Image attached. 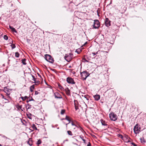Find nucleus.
<instances>
[{
    "mask_svg": "<svg viewBox=\"0 0 146 146\" xmlns=\"http://www.w3.org/2000/svg\"><path fill=\"white\" fill-rule=\"evenodd\" d=\"M80 74L82 79L83 80H86L87 78L90 75L89 73L86 71L81 72Z\"/></svg>",
    "mask_w": 146,
    "mask_h": 146,
    "instance_id": "obj_1",
    "label": "nucleus"
},
{
    "mask_svg": "<svg viewBox=\"0 0 146 146\" xmlns=\"http://www.w3.org/2000/svg\"><path fill=\"white\" fill-rule=\"evenodd\" d=\"M45 58L47 61L51 63H53L54 62L53 58L50 55L46 54L45 55Z\"/></svg>",
    "mask_w": 146,
    "mask_h": 146,
    "instance_id": "obj_2",
    "label": "nucleus"
},
{
    "mask_svg": "<svg viewBox=\"0 0 146 146\" xmlns=\"http://www.w3.org/2000/svg\"><path fill=\"white\" fill-rule=\"evenodd\" d=\"M141 129L140 125L138 124H136L134 128V133L136 134L139 133Z\"/></svg>",
    "mask_w": 146,
    "mask_h": 146,
    "instance_id": "obj_3",
    "label": "nucleus"
},
{
    "mask_svg": "<svg viewBox=\"0 0 146 146\" xmlns=\"http://www.w3.org/2000/svg\"><path fill=\"white\" fill-rule=\"evenodd\" d=\"M111 120L113 121H115L117 119V115L114 113L111 112L109 114Z\"/></svg>",
    "mask_w": 146,
    "mask_h": 146,
    "instance_id": "obj_4",
    "label": "nucleus"
},
{
    "mask_svg": "<svg viewBox=\"0 0 146 146\" xmlns=\"http://www.w3.org/2000/svg\"><path fill=\"white\" fill-rule=\"evenodd\" d=\"M72 56L73 54L71 53L66 54L64 56V58L68 62H70L72 59Z\"/></svg>",
    "mask_w": 146,
    "mask_h": 146,
    "instance_id": "obj_5",
    "label": "nucleus"
},
{
    "mask_svg": "<svg viewBox=\"0 0 146 146\" xmlns=\"http://www.w3.org/2000/svg\"><path fill=\"white\" fill-rule=\"evenodd\" d=\"M93 26V28L95 29L98 28L100 26V23L99 21L98 20H95Z\"/></svg>",
    "mask_w": 146,
    "mask_h": 146,
    "instance_id": "obj_6",
    "label": "nucleus"
},
{
    "mask_svg": "<svg viewBox=\"0 0 146 146\" xmlns=\"http://www.w3.org/2000/svg\"><path fill=\"white\" fill-rule=\"evenodd\" d=\"M66 80L67 82L69 84H75V82L74 81L73 79L71 77H67L66 78Z\"/></svg>",
    "mask_w": 146,
    "mask_h": 146,
    "instance_id": "obj_7",
    "label": "nucleus"
},
{
    "mask_svg": "<svg viewBox=\"0 0 146 146\" xmlns=\"http://www.w3.org/2000/svg\"><path fill=\"white\" fill-rule=\"evenodd\" d=\"M3 91L9 96L10 94V92L11 90L8 88L7 87H5L4 88Z\"/></svg>",
    "mask_w": 146,
    "mask_h": 146,
    "instance_id": "obj_8",
    "label": "nucleus"
},
{
    "mask_svg": "<svg viewBox=\"0 0 146 146\" xmlns=\"http://www.w3.org/2000/svg\"><path fill=\"white\" fill-rule=\"evenodd\" d=\"M100 121L102 125H103L104 126H105V128H107L108 127V124H107V122H106L104 120L102 119H101Z\"/></svg>",
    "mask_w": 146,
    "mask_h": 146,
    "instance_id": "obj_9",
    "label": "nucleus"
},
{
    "mask_svg": "<svg viewBox=\"0 0 146 146\" xmlns=\"http://www.w3.org/2000/svg\"><path fill=\"white\" fill-rule=\"evenodd\" d=\"M105 24L106 26L108 27L111 25L110 21L109 20L108 18H106L105 20Z\"/></svg>",
    "mask_w": 146,
    "mask_h": 146,
    "instance_id": "obj_10",
    "label": "nucleus"
},
{
    "mask_svg": "<svg viewBox=\"0 0 146 146\" xmlns=\"http://www.w3.org/2000/svg\"><path fill=\"white\" fill-rule=\"evenodd\" d=\"M54 96L55 98L57 99H61L62 97L61 95L58 92H55L54 93Z\"/></svg>",
    "mask_w": 146,
    "mask_h": 146,
    "instance_id": "obj_11",
    "label": "nucleus"
},
{
    "mask_svg": "<svg viewBox=\"0 0 146 146\" xmlns=\"http://www.w3.org/2000/svg\"><path fill=\"white\" fill-rule=\"evenodd\" d=\"M66 94L68 96H70V90L68 89V88H67L65 90Z\"/></svg>",
    "mask_w": 146,
    "mask_h": 146,
    "instance_id": "obj_12",
    "label": "nucleus"
},
{
    "mask_svg": "<svg viewBox=\"0 0 146 146\" xmlns=\"http://www.w3.org/2000/svg\"><path fill=\"white\" fill-rule=\"evenodd\" d=\"M95 100L96 101L98 100L100 98V96L98 94H96L94 96Z\"/></svg>",
    "mask_w": 146,
    "mask_h": 146,
    "instance_id": "obj_13",
    "label": "nucleus"
},
{
    "mask_svg": "<svg viewBox=\"0 0 146 146\" xmlns=\"http://www.w3.org/2000/svg\"><path fill=\"white\" fill-rule=\"evenodd\" d=\"M28 118L29 119H31L32 118V115L31 113H29V112L27 113L26 114Z\"/></svg>",
    "mask_w": 146,
    "mask_h": 146,
    "instance_id": "obj_14",
    "label": "nucleus"
},
{
    "mask_svg": "<svg viewBox=\"0 0 146 146\" xmlns=\"http://www.w3.org/2000/svg\"><path fill=\"white\" fill-rule=\"evenodd\" d=\"M27 143L30 145L31 146L33 145V141L31 138L29 139V140L27 142Z\"/></svg>",
    "mask_w": 146,
    "mask_h": 146,
    "instance_id": "obj_15",
    "label": "nucleus"
},
{
    "mask_svg": "<svg viewBox=\"0 0 146 146\" xmlns=\"http://www.w3.org/2000/svg\"><path fill=\"white\" fill-rule=\"evenodd\" d=\"M9 27L11 29L13 32H14L15 33H17V31L16 29L13 27H12L10 25L9 26Z\"/></svg>",
    "mask_w": 146,
    "mask_h": 146,
    "instance_id": "obj_16",
    "label": "nucleus"
},
{
    "mask_svg": "<svg viewBox=\"0 0 146 146\" xmlns=\"http://www.w3.org/2000/svg\"><path fill=\"white\" fill-rule=\"evenodd\" d=\"M30 75L32 76V77L33 78L32 80L34 81V83H37V82L36 81V78H35V76L32 74H31Z\"/></svg>",
    "mask_w": 146,
    "mask_h": 146,
    "instance_id": "obj_17",
    "label": "nucleus"
},
{
    "mask_svg": "<svg viewBox=\"0 0 146 146\" xmlns=\"http://www.w3.org/2000/svg\"><path fill=\"white\" fill-rule=\"evenodd\" d=\"M22 105H18L17 106V108L19 110L21 109L22 111H23V109L24 110V108L23 109L22 108Z\"/></svg>",
    "mask_w": 146,
    "mask_h": 146,
    "instance_id": "obj_18",
    "label": "nucleus"
},
{
    "mask_svg": "<svg viewBox=\"0 0 146 146\" xmlns=\"http://www.w3.org/2000/svg\"><path fill=\"white\" fill-rule=\"evenodd\" d=\"M26 109L27 110L31 108V106L29 104H28L26 105Z\"/></svg>",
    "mask_w": 146,
    "mask_h": 146,
    "instance_id": "obj_19",
    "label": "nucleus"
},
{
    "mask_svg": "<svg viewBox=\"0 0 146 146\" xmlns=\"http://www.w3.org/2000/svg\"><path fill=\"white\" fill-rule=\"evenodd\" d=\"M140 140L141 141V143H145L146 141L144 139V138L143 137H142L140 138Z\"/></svg>",
    "mask_w": 146,
    "mask_h": 146,
    "instance_id": "obj_20",
    "label": "nucleus"
},
{
    "mask_svg": "<svg viewBox=\"0 0 146 146\" xmlns=\"http://www.w3.org/2000/svg\"><path fill=\"white\" fill-rule=\"evenodd\" d=\"M35 88V85H33L31 86L30 87V90L31 92H33V90Z\"/></svg>",
    "mask_w": 146,
    "mask_h": 146,
    "instance_id": "obj_21",
    "label": "nucleus"
},
{
    "mask_svg": "<svg viewBox=\"0 0 146 146\" xmlns=\"http://www.w3.org/2000/svg\"><path fill=\"white\" fill-rule=\"evenodd\" d=\"M65 119L68 120V121H69V122L68 123H69L70 122L71 120L70 119V118L68 116H67V115L66 116Z\"/></svg>",
    "mask_w": 146,
    "mask_h": 146,
    "instance_id": "obj_22",
    "label": "nucleus"
},
{
    "mask_svg": "<svg viewBox=\"0 0 146 146\" xmlns=\"http://www.w3.org/2000/svg\"><path fill=\"white\" fill-rule=\"evenodd\" d=\"M26 59H24L22 60V62L23 64L24 65H26L27 63H26Z\"/></svg>",
    "mask_w": 146,
    "mask_h": 146,
    "instance_id": "obj_23",
    "label": "nucleus"
},
{
    "mask_svg": "<svg viewBox=\"0 0 146 146\" xmlns=\"http://www.w3.org/2000/svg\"><path fill=\"white\" fill-rule=\"evenodd\" d=\"M81 51L82 50L80 48H78L76 50V52H77L78 54H79L80 53Z\"/></svg>",
    "mask_w": 146,
    "mask_h": 146,
    "instance_id": "obj_24",
    "label": "nucleus"
},
{
    "mask_svg": "<svg viewBox=\"0 0 146 146\" xmlns=\"http://www.w3.org/2000/svg\"><path fill=\"white\" fill-rule=\"evenodd\" d=\"M32 127L33 129L37 130V128L36 126V125L34 124H33L32 126Z\"/></svg>",
    "mask_w": 146,
    "mask_h": 146,
    "instance_id": "obj_25",
    "label": "nucleus"
},
{
    "mask_svg": "<svg viewBox=\"0 0 146 146\" xmlns=\"http://www.w3.org/2000/svg\"><path fill=\"white\" fill-rule=\"evenodd\" d=\"M21 99H22L23 101H25L26 100V99L28 98V97L27 96H25V97H21Z\"/></svg>",
    "mask_w": 146,
    "mask_h": 146,
    "instance_id": "obj_26",
    "label": "nucleus"
},
{
    "mask_svg": "<svg viewBox=\"0 0 146 146\" xmlns=\"http://www.w3.org/2000/svg\"><path fill=\"white\" fill-rule=\"evenodd\" d=\"M20 54L19 53L17 52L15 53V56L17 58H18L19 57Z\"/></svg>",
    "mask_w": 146,
    "mask_h": 146,
    "instance_id": "obj_27",
    "label": "nucleus"
},
{
    "mask_svg": "<svg viewBox=\"0 0 146 146\" xmlns=\"http://www.w3.org/2000/svg\"><path fill=\"white\" fill-rule=\"evenodd\" d=\"M74 102L75 106H78V102L77 100H74Z\"/></svg>",
    "mask_w": 146,
    "mask_h": 146,
    "instance_id": "obj_28",
    "label": "nucleus"
},
{
    "mask_svg": "<svg viewBox=\"0 0 146 146\" xmlns=\"http://www.w3.org/2000/svg\"><path fill=\"white\" fill-rule=\"evenodd\" d=\"M65 110L64 109L61 110L60 113L61 115H63L65 113Z\"/></svg>",
    "mask_w": 146,
    "mask_h": 146,
    "instance_id": "obj_29",
    "label": "nucleus"
},
{
    "mask_svg": "<svg viewBox=\"0 0 146 146\" xmlns=\"http://www.w3.org/2000/svg\"><path fill=\"white\" fill-rule=\"evenodd\" d=\"M42 143V141L40 139H39L36 143V144L38 145Z\"/></svg>",
    "mask_w": 146,
    "mask_h": 146,
    "instance_id": "obj_30",
    "label": "nucleus"
},
{
    "mask_svg": "<svg viewBox=\"0 0 146 146\" xmlns=\"http://www.w3.org/2000/svg\"><path fill=\"white\" fill-rule=\"evenodd\" d=\"M67 133L69 135L72 136L73 135L71 131H67Z\"/></svg>",
    "mask_w": 146,
    "mask_h": 146,
    "instance_id": "obj_31",
    "label": "nucleus"
},
{
    "mask_svg": "<svg viewBox=\"0 0 146 146\" xmlns=\"http://www.w3.org/2000/svg\"><path fill=\"white\" fill-rule=\"evenodd\" d=\"M11 47L12 49L15 48L16 47L15 44H11Z\"/></svg>",
    "mask_w": 146,
    "mask_h": 146,
    "instance_id": "obj_32",
    "label": "nucleus"
},
{
    "mask_svg": "<svg viewBox=\"0 0 146 146\" xmlns=\"http://www.w3.org/2000/svg\"><path fill=\"white\" fill-rule=\"evenodd\" d=\"M4 39L7 40L8 39V38L7 36L5 35L4 36Z\"/></svg>",
    "mask_w": 146,
    "mask_h": 146,
    "instance_id": "obj_33",
    "label": "nucleus"
},
{
    "mask_svg": "<svg viewBox=\"0 0 146 146\" xmlns=\"http://www.w3.org/2000/svg\"><path fill=\"white\" fill-rule=\"evenodd\" d=\"M27 103H28L29 102L31 101V97H29V98H27Z\"/></svg>",
    "mask_w": 146,
    "mask_h": 146,
    "instance_id": "obj_34",
    "label": "nucleus"
},
{
    "mask_svg": "<svg viewBox=\"0 0 146 146\" xmlns=\"http://www.w3.org/2000/svg\"><path fill=\"white\" fill-rule=\"evenodd\" d=\"M76 126L75 125L74 126H72V129L74 130L76 129Z\"/></svg>",
    "mask_w": 146,
    "mask_h": 146,
    "instance_id": "obj_35",
    "label": "nucleus"
},
{
    "mask_svg": "<svg viewBox=\"0 0 146 146\" xmlns=\"http://www.w3.org/2000/svg\"><path fill=\"white\" fill-rule=\"evenodd\" d=\"M87 97L88 96L86 95H85L84 96V97L85 98H86V100H88L89 98Z\"/></svg>",
    "mask_w": 146,
    "mask_h": 146,
    "instance_id": "obj_36",
    "label": "nucleus"
},
{
    "mask_svg": "<svg viewBox=\"0 0 146 146\" xmlns=\"http://www.w3.org/2000/svg\"><path fill=\"white\" fill-rule=\"evenodd\" d=\"M75 108L76 110H77L78 109V106H75Z\"/></svg>",
    "mask_w": 146,
    "mask_h": 146,
    "instance_id": "obj_37",
    "label": "nucleus"
},
{
    "mask_svg": "<svg viewBox=\"0 0 146 146\" xmlns=\"http://www.w3.org/2000/svg\"><path fill=\"white\" fill-rule=\"evenodd\" d=\"M58 86H59V88L60 89H61V90H62L63 89V88L61 86L59 85Z\"/></svg>",
    "mask_w": 146,
    "mask_h": 146,
    "instance_id": "obj_38",
    "label": "nucleus"
},
{
    "mask_svg": "<svg viewBox=\"0 0 146 146\" xmlns=\"http://www.w3.org/2000/svg\"><path fill=\"white\" fill-rule=\"evenodd\" d=\"M39 94V92L37 91H35V95H36Z\"/></svg>",
    "mask_w": 146,
    "mask_h": 146,
    "instance_id": "obj_39",
    "label": "nucleus"
},
{
    "mask_svg": "<svg viewBox=\"0 0 146 146\" xmlns=\"http://www.w3.org/2000/svg\"><path fill=\"white\" fill-rule=\"evenodd\" d=\"M132 144L134 146H137L134 143H132Z\"/></svg>",
    "mask_w": 146,
    "mask_h": 146,
    "instance_id": "obj_40",
    "label": "nucleus"
},
{
    "mask_svg": "<svg viewBox=\"0 0 146 146\" xmlns=\"http://www.w3.org/2000/svg\"><path fill=\"white\" fill-rule=\"evenodd\" d=\"M71 124H72V126H74V125H75L74 124V123H73V122L72 121V122H71Z\"/></svg>",
    "mask_w": 146,
    "mask_h": 146,
    "instance_id": "obj_41",
    "label": "nucleus"
},
{
    "mask_svg": "<svg viewBox=\"0 0 146 146\" xmlns=\"http://www.w3.org/2000/svg\"><path fill=\"white\" fill-rule=\"evenodd\" d=\"M119 137H120V138L122 139H123V136H122V135H120L119 136Z\"/></svg>",
    "mask_w": 146,
    "mask_h": 146,
    "instance_id": "obj_42",
    "label": "nucleus"
},
{
    "mask_svg": "<svg viewBox=\"0 0 146 146\" xmlns=\"http://www.w3.org/2000/svg\"><path fill=\"white\" fill-rule=\"evenodd\" d=\"M91 145L90 143L89 142V143L87 145V146H90Z\"/></svg>",
    "mask_w": 146,
    "mask_h": 146,
    "instance_id": "obj_43",
    "label": "nucleus"
},
{
    "mask_svg": "<svg viewBox=\"0 0 146 146\" xmlns=\"http://www.w3.org/2000/svg\"><path fill=\"white\" fill-rule=\"evenodd\" d=\"M31 101H35V100L32 97H31Z\"/></svg>",
    "mask_w": 146,
    "mask_h": 146,
    "instance_id": "obj_44",
    "label": "nucleus"
},
{
    "mask_svg": "<svg viewBox=\"0 0 146 146\" xmlns=\"http://www.w3.org/2000/svg\"><path fill=\"white\" fill-rule=\"evenodd\" d=\"M82 140L84 141V142L85 143L86 140L84 139H82Z\"/></svg>",
    "mask_w": 146,
    "mask_h": 146,
    "instance_id": "obj_45",
    "label": "nucleus"
},
{
    "mask_svg": "<svg viewBox=\"0 0 146 146\" xmlns=\"http://www.w3.org/2000/svg\"><path fill=\"white\" fill-rule=\"evenodd\" d=\"M80 137L82 139H83V138H82L83 137V136H80Z\"/></svg>",
    "mask_w": 146,
    "mask_h": 146,
    "instance_id": "obj_46",
    "label": "nucleus"
},
{
    "mask_svg": "<svg viewBox=\"0 0 146 146\" xmlns=\"http://www.w3.org/2000/svg\"><path fill=\"white\" fill-rule=\"evenodd\" d=\"M92 54L94 55H96V53L95 52H93L92 53Z\"/></svg>",
    "mask_w": 146,
    "mask_h": 146,
    "instance_id": "obj_47",
    "label": "nucleus"
},
{
    "mask_svg": "<svg viewBox=\"0 0 146 146\" xmlns=\"http://www.w3.org/2000/svg\"><path fill=\"white\" fill-rule=\"evenodd\" d=\"M5 100H6V99L5 98H4V96H3V97H2Z\"/></svg>",
    "mask_w": 146,
    "mask_h": 146,
    "instance_id": "obj_48",
    "label": "nucleus"
},
{
    "mask_svg": "<svg viewBox=\"0 0 146 146\" xmlns=\"http://www.w3.org/2000/svg\"><path fill=\"white\" fill-rule=\"evenodd\" d=\"M84 60H85V61H86V62H88V61L86 59H84Z\"/></svg>",
    "mask_w": 146,
    "mask_h": 146,
    "instance_id": "obj_49",
    "label": "nucleus"
},
{
    "mask_svg": "<svg viewBox=\"0 0 146 146\" xmlns=\"http://www.w3.org/2000/svg\"><path fill=\"white\" fill-rule=\"evenodd\" d=\"M86 44H87V42H86L84 44V45H86Z\"/></svg>",
    "mask_w": 146,
    "mask_h": 146,
    "instance_id": "obj_50",
    "label": "nucleus"
},
{
    "mask_svg": "<svg viewBox=\"0 0 146 146\" xmlns=\"http://www.w3.org/2000/svg\"><path fill=\"white\" fill-rule=\"evenodd\" d=\"M69 68H71V66H69Z\"/></svg>",
    "mask_w": 146,
    "mask_h": 146,
    "instance_id": "obj_51",
    "label": "nucleus"
},
{
    "mask_svg": "<svg viewBox=\"0 0 146 146\" xmlns=\"http://www.w3.org/2000/svg\"><path fill=\"white\" fill-rule=\"evenodd\" d=\"M98 51L96 53V54H97L98 53Z\"/></svg>",
    "mask_w": 146,
    "mask_h": 146,
    "instance_id": "obj_52",
    "label": "nucleus"
},
{
    "mask_svg": "<svg viewBox=\"0 0 146 146\" xmlns=\"http://www.w3.org/2000/svg\"><path fill=\"white\" fill-rule=\"evenodd\" d=\"M2 146V145L0 144V146Z\"/></svg>",
    "mask_w": 146,
    "mask_h": 146,
    "instance_id": "obj_53",
    "label": "nucleus"
}]
</instances>
